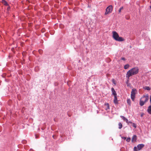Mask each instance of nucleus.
Returning <instances> with one entry per match:
<instances>
[{
  "mask_svg": "<svg viewBox=\"0 0 151 151\" xmlns=\"http://www.w3.org/2000/svg\"><path fill=\"white\" fill-rule=\"evenodd\" d=\"M139 71V69L137 67H135L132 68L128 71L126 74V77L129 79V77L133 75L138 74Z\"/></svg>",
  "mask_w": 151,
  "mask_h": 151,
  "instance_id": "nucleus-1",
  "label": "nucleus"
},
{
  "mask_svg": "<svg viewBox=\"0 0 151 151\" xmlns=\"http://www.w3.org/2000/svg\"><path fill=\"white\" fill-rule=\"evenodd\" d=\"M112 37L113 38L116 40L121 42L124 40V39L122 37H119L118 34L115 31L112 32Z\"/></svg>",
  "mask_w": 151,
  "mask_h": 151,
  "instance_id": "nucleus-2",
  "label": "nucleus"
},
{
  "mask_svg": "<svg viewBox=\"0 0 151 151\" xmlns=\"http://www.w3.org/2000/svg\"><path fill=\"white\" fill-rule=\"evenodd\" d=\"M149 99V97L148 95L143 96L141 97L139 101V104L142 106L146 103Z\"/></svg>",
  "mask_w": 151,
  "mask_h": 151,
  "instance_id": "nucleus-3",
  "label": "nucleus"
},
{
  "mask_svg": "<svg viewBox=\"0 0 151 151\" xmlns=\"http://www.w3.org/2000/svg\"><path fill=\"white\" fill-rule=\"evenodd\" d=\"M137 92V91L135 89H133L131 92V97L133 101L134 100L135 94Z\"/></svg>",
  "mask_w": 151,
  "mask_h": 151,
  "instance_id": "nucleus-4",
  "label": "nucleus"
},
{
  "mask_svg": "<svg viewBox=\"0 0 151 151\" xmlns=\"http://www.w3.org/2000/svg\"><path fill=\"white\" fill-rule=\"evenodd\" d=\"M112 10V6L111 5L109 6L106 9V12L105 13V15H106L111 13Z\"/></svg>",
  "mask_w": 151,
  "mask_h": 151,
  "instance_id": "nucleus-5",
  "label": "nucleus"
},
{
  "mask_svg": "<svg viewBox=\"0 0 151 151\" xmlns=\"http://www.w3.org/2000/svg\"><path fill=\"white\" fill-rule=\"evenodd\" d=\"M120 117L121 118H122L123 120L126 122L128 124H129V123H132V122H129L128 119L126 118L124 116H121Z\"/></svg>",
  "mask_w": 151,
  "mask_h": 151,
  "instance_id": "nucleus-6",
  "label": "nucleus"
},
{
  "mask_svg": "<svg viewBox=\"0 0 151 151\" xmlns=\"http://www.w3.org/2000/svg\"><path fill=\"white\" fill-rule=\"evenodd\" d=\"M145 146L143 144H138L137 145V148L138 150H140Z\"/></svg>",
  "mask_w": 151,
  "mask_h": 151,
  "instance_id": "nucleus-7",
  "label": "nucleus"
},
{
  "mask_svg": "<svg viewBox=\"0 0 151 151\" xmlns=\"http://www.w3.org/2000/svg\"><path fill=\"white\" fill-rule=\"evenodd\" d=\"M137 137L136 135H134L132 138V142H134L136 141Z\"/></svg>",
  "mask_w": 151,
  "mask_h": 151,
  "instance_id": "nucleus-8",
  "label": "nucleus"
},
{
  "mask_svg": "<svg viewBox=\"0 0 151 151\" xmlns=\"http://www.w3.org/2000/svg\"><path fill=\"white\" fill-rule=\"evenodd\" d=\"M114 102L115 104H117L118 103V101L117 97V95L114 96Z\"/></svg>",
  "mask_w": 151,
  "mask_h": 151,
  "instance_id": "nucleus-9",
  "label": "nucleus"
},
{
  "mask_svg": "<svg viewBox=\"0 0 151 151\" xmlns=\"http://www.w3.org/2000/svg\"><path fill=\"white\" fill-rule=\"evenodd\" d=\"M111 91L112 92V94L114 96H116V92L115 91L114 88H111Z\"/></svg>",
  "mask_w": 151,
  "mask_h": 151,
  "instance_id": "nucleus-10",
  "label": "nucleus"
},
{
  "mask_svg": "<svg viewBox=\"0 0 151 151\" xmlns=\"http://www.w3.org/2000/svg\"><path fill=\"white\" fill-rule=\"evenodd\" d=\"M147 111L149 114H151V105L148 108Z\"/></svg>",
  "mask_w": 151,
  "mask_h": 151,
  "instance_id": "nucleus-11",
  "label": "nucleus"
},
{
  "mask_svg": "<svg viewBox=\"0 0 151 151\" xmlns=\"http://www.w3.org/2000/svg\"><path fill=\"white\" fill-rule=\"evenodd\" d=\"M105 106H106V110L109 109V105L108 103H106L104 104Z\"/></svg>",
  "mask_w": 151,
  "mask_h": 151,
  "instance_id": "nucleus-12",
  "label": "nucleus"
},
{
  "mask_svg": "<svg viewBox=\"0 0 151 151\" xmlns=\"http://www.w3.org/2000/svg\"><path fill=\"white\" fill-rule=\"evenodd\" d=\"M2 2L4 4V5L7 6L8 5V3L7 2L4 0H2Z\"/></svg>",
  "mask_w": 151,
  "mask_h": 151,
  "instance_id": "nucleus-13",
  "label": "nucleus"
},
{
  "mask_svg": "<svg viewBox=\"0 0 151 151\" xmlns=\"http://www.w3.org/2000/svg\"><path fill=\"white\" fill-rule=\"evenodd\" d=\"M127 104L129 105H131V101L129 99H127Z\"/></svg>",
  "mask_w": 151,
  "mask_h": 151,
  "instance_id": "nucleus-14",
  "label": "nucleus"
},
{
  "mask_svg": "<svg viewBox=\"0 0 151 151\" xmlns=\"http://www.w3.org/2000/svg\"><path fill=\"white\" fill-rule=\"evenodd\" d=\"M129 65L128 64H127L124 66V68L125 69H128L129 68Z\"/></svg>",
  "mask_w": 151,
  "mask_h": 151,
  "instance_id": "nucleus-15",
  "label": "nucleus"
},
{
  "mask_svg": "<svg viewBox=\"0 0 151 151\" xmlns=\"http://www.w3.org/2000/svg\"><path fill=\"white\" fill-rule=\"evenodd\" d=\"M144 89L148 91H149L150 90V88L149 86H145L144 88Z\"/></svg>",
  "mask_w": 151,
  "mask_h": 151,
  "instance_id": "nucleus-16",
  "label": "nucleus"
},
{
  "mask_svg": "<svg viewBox=\"0 0 151 151\" xmlns=\"http://www.w3.org/2000/svg\"><path fill=\"white\" fill-rule=\"evenodd\" d=\"M118 125H119V129H121V128H122V124L121 123L119 122V123Z\"/></svg>",
  "mask_w": 151,
  "mask_h": 151,
  "instance_id": "nucleus-17",
  "label": "nucleus"
},
{
  "mask_svg": "<svg viewBox=\"0 0 151 151\" xmlns=\"http://www.w3.org/2000/svg\"><path fill=\"white\" fill-rule=\"evenodd\" d=\"M134 151H137L138 149L137 148V147H134Z\"/></svg>",
  "mask_w": 151,
  "mask_h": 151,
  "instance_id": "nucleus-18",
  "label": "nucleus"
},
{
  "mask_svg": "<svg viewBox=\"0 0 151 151\" xmlns=\"http://www.w3.org/2000/svg\"><path fill=\"white\" fill-rule=\"evenodd\" d=\"M112 83L115 85H116V83L115 82V81L114 79H113L112 80Z\"/></svg>",
  "mask_w": 151,
  "mask_h": 151,
  "instance_id": "nucleus-19",
  "label": "nucleus"
},
{
  "mask_svg": "<svg viewBox=\"0 0 151 151\" xmlns=\"http://www.w3.org/2000/svg\"><path fill=\"white\" fill-rule=\"evenodd\" d=\"M130 139H131L129 137V138H128L127 139H126V141L128 142H129L130 140Z\"/></svg>",
  "mask_w": 151,
  "mask_h": 151,
  "instance_id": "nucleus-20",
  "label": "nucleus"
},
{
  "mask_svg": "<svg viewBox=\"0 0 151 151\" xmlns=\"http://www.w3.org/2000/svg\"><path fill=\"white\" fill-rule=\"evenodd\" d=\"M132 126L133 127H134L135 128H136V126L135 124L133 123L132 122Z\"/></svg>",
  "mask_w": 151,
  "mask_h": 151,
  "instance_id": "nucleus-21",
  "label": "nucleus"
},
{
  "mask_svg": "<svg viewBox=\"0 0 151 151\" xmlns=\"http://www.w3.org/2000/svg\"><path fill=\"white\" fill-rule=\"evenodd\" d=\"M123 9V7H121L120 8V9H119V12L120 13L121 12V10H122Z\"/></svg>",
  "mask_w": 151,
  "mask_h": 151,
  "instance_id": "nucleus-22",
  "label": "nucleus"
},
{
  "mask_svg": "<svg viewBox=\"0 0 151 151\" xmlns=\"http://www.w3.org/2000/svg\"><path fill=\"white\" fill-rule=\"evenodd\" d=\"M121 60L124 61L126 60L124 58H121Z\"/></svg>",
  "mask_w": 151,
  "mask_h": 151,
  "instance_id": "nucleus-23",
  "label": "nucleus"
},
{
  "mask_svg": "<svg viewBox=\"0 0 151 151\" xmlns=\"http://www.w3.org/2000/svg\"><path fill=\"white\" fill-rule=\"evenodd\" d=\"M150 104H151V96H150Z\"/></svg>",
  "mask_w": 151,
  "mask_h": 151,
  "instance_id": "nucleus-24",
  "label": "nucleus"
},
{
  "mask_svg": "<svg viewBox=\"0 0 151 151\" xmlns=\"http://www.w3.org/2000/svg\"><path fill=\"white\" fill-rule=\"evenodd\" d=\"M129 79H128H128L127 81L126 82L127 84L128 83V82H129Z\"/></svg>",
  "mask_w": 151,
  "mask_h": 151,
  "instance_id": "nucleus-25",
  "label": "nucleus"
},
{
  "mask_svg": "<svg viewBox=\"0 0 151 151\" xmlns=\"http://www.w3.org/2000/svg\"><path fill=\"white\" fill-rule=\"evenodd\" d=\"M122 138L124 139H126V137H122Z\"/></svg>",
  "mask_w": 151,
  "mask_h": 151,
  "instance_id": "nucleus-26",
  "label": "nucleus"
},
{
  "mask_svg": "<svg viewBox=\"0 0 151 151\" xmlns=\"http://www.w3.org/2000/svg\"><path fill=\"white\" fill-rule=\"evenodd\" d=\"M42 51L40 50H39V52H40V51Z\"/></svg>",
  "mask_w": 151,
  "mask_h": 151,
  "instance_id": "nucleus-27",
  "label": "nucleus"
},
{
  "mask_svg": "<svg viewBox=\"0 0 151 151\" xmlns=\"http://www.w3.org/2000/svg\"><path fill=\"white\" fill-rule=\"evenodd\" d=\"M127 86H129V84H128H128H127Z\"/></svg>",
  "mask_w": 151,
  "mask_h": 151,
  "instance_id": "nucleus-28",
  "label": "nucleus"
}]
</instances>
